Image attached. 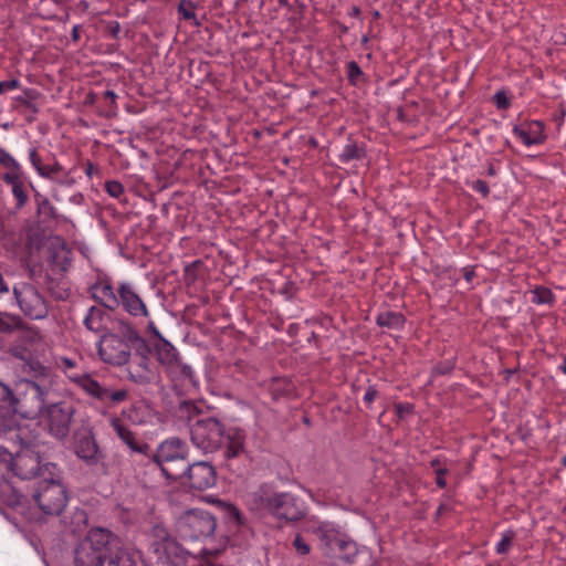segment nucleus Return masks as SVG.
I'll list each match as a JSON object with an SVG mask.
<instances>
[{
    "label": "nucleus",
    "instance_id": "nucleus-1",
    "mask_svg": "<svg viewBox=\"0 0 566 566\" xmlns=\"http://www.w3.org/2000/svg\"><path fill=\"white\" fill-rule=\"evenodd\" d=\"M74 566H137L134 555L111 531L91 528L74 548Z\"/></svg>",
    "mask_w": 566,
    "mask_h": 566
},
{
    "label": "nucleus",
    "instance_id": "nucleus-2",
    "mask_svg": "<svg viewBox=\"0 0 566 566\" xmlns=\"http://www.w3.org/2000/svg\"><path fill=\"white\" fill-rule=\"evenodd\" d=\"M17 438L21 449L12 458L10 469L21 479H44L57 470L54 463L43 458L45 444L40 441L39 434L27 427L19 428Z\"/></svg>",
    "mask_w": 566,
    "mask_h": 566
},
{
    "label": "nucleus",
    "instance_id": "nucleus-3",
    "mask_svg": "<svg viewBox=\"0 0 566 566\" xmlns=\"http://www.w3.org/2000/svg\"><path fill=\"white\" fill-rule=\"evenodd\" d=\"M247 505L254 513H268L284 522H296L306 515L303 501L289 492H275L266 484L247 495Z\"/></svg>",
    "mask_w": 566,
    "mask_h": 566
},
{
    "label": "nucleus",
    "instance_id": "nucleus-4",
    "mask_svg": "<svg viewBox=\"0 0 566 566\" xmlns=\"http://www.w3.org/2000/svg\"><path fill=\"white\" fill-rule=\"evenodd\" d=\"M50 390L51 381L44 373L36 380H21L17 387V395L7 386L9 395L8 398L6 397V401L10 403L9 429L15 413L25 418L39 415L44 408Z\"/></svg>",
    "mask_w": 566,
    "mask_h": 566
},
{
    "label": "nucleus",
    "instance_id": "nucleus-5",
    "mask_svg": "<svg viewBox=\"0 0 566 566\" xmlns=\"http://www.w3.org/2000/svg\"><path fill=\"white\" fill-rule=\"evenodd\" d=\"M182 411L188 413V429L191 443L205 453L220 450L224 436V428L221 422L213 417H197V407L192 403H185Z\"/></svg>",
    "mask_w": 566,
    "mask_h": 566
},
{
    "label": "nucleus",
    "instance_id": "nucleus-6",
    "mask_svg": "<svg viewBox=\"0 0 566 566\" xmlns=\"http://www.w3.org/2000/svg\"><path fill=\"white\" fill-rule=\"evenodd\" d=\"M189 448L185 441L179 438H169L163 441L154 454V461L160 468L163 474L174 481L185 478Z\"/></svg>",
    "mask_w": 566,
    "mask_h": 566
},
{
    "label": "nucleus",
    "instance_id": "nucleus-7",
    "mask_svg": "<svg viewBox=\"0 0 566 566\" xmlns=\"http://www.w3.org/2000/svg\"><path fill=\"white\" fill-rule=\"evenodd\" d=\"M33 500L40 511L50 516L60 515L67 505L69 495L61 481L59 470L40 480L33 492Z\"/></svg>",
    "mask_w": 566,
    "mask_h": 566
},
{
    "label": "nucleus",
    "instance_id": "nucleus-8",
    "mask_svg": "<svg viewBox=\"0 0 566 566\" xmlns=\"http://www.w3.org/2000/svg\"><path fill=\"white\" fill-rule=\"evenodd\" d=\"M120 332L124 338L116 334H106L101 337L98 343V355L102 360L115 366H122L129 360V343L142 340L137 331L127 323L122 324Z\"/></svg>",
    "mask_w": 566,
    "mask_h": 566
},
{
    "label": "nucleus",
    "instance_id": "nucleus-9",
    "mask_svg": "<svg viewBox=\"0 0 566 566\" xmlns=\"http://www.w3.org/2000/svg\"><path fill=\"white\" fill-rule=\"evenodd\" d=\"M324 554L329 558L350 562L356 555V545L328 523H321L316 531Z\"/></svg>",
    "mask_w": 566,
    "mask_h": 566
},
{
    "label": "nucleus",
    "instance_id": "nucleus-10",
    "mask_svg": "<svg viewBox=\"0 0 566 566\" xmlns=\"http://www.w3.org/2000/svg\"><path fill=\"white\" fill-rule=\"evenodd\" d=\"M214 517L205 511L190 510L178 518L177 528L185 539L210 536L216 530Z\"/></svg>",
    "mask_w": 566,
    "mask_h": 566
},
{
    "label": "nucleus",
    "instance_id": "nucleus-11",
    "mask_svg": "<svg viewBox=\"0 0 566 566\" xmlns=\"http://www.w3.org/2000/svg\"><path fill=\"white\" fill-rule=\"evenodd\" d=\"M13 295L20 310L32 319H42L49 313L44 296L30 283H20L13 287Z\"/></svg>",
    "mask_w": 566,
    "mask_h": 566
},
{
    "label": "nucleus",
    "instance_id": "nucleus-12",
    "mask_svg": "<svg viewBox=\"0 0 566 566\" xmlns=\"http://www.w3.org/2000/svg\"><path fill=\"white\" fill-rule=\"evenodd\" d=\"M74 413L75 408L71 402L61 401L48 406L45 419L50 433L57 439L65 438L70 432Z\"/></svg>",
    "mask_w": 566,
    "mask_h": 566
},
{
    "label": "nucleus",
    "instance_id": "nucleus-13",
    "mask_svg": "<svg viewBox=\"0 0 566 566\" xmlns=\"http://www.w3.org/2000/svg\"><path fill=\"white\" fill-rule=\"evenodd\" d=\"M214 468L206 461L192 463L187 467L185 478H180L181 484L195 490H206L216 484Z\"/></svg>",
    "mask_w": 566,
    "mask_h": 566
},
{
    "label": "nucleus",
    "instance_id": "nucleus-14",
    "mask_svg": "<svg viewBox=\"0 0 566 566\" xmlns=\"http://www.w3.org/2000/svg\"><path fill=\"white\" fill-rule=\"evenodd\" d=\"M72 381L81 387L87 395L101 400L120 402L127 398V391L124 389L111 391L107 387L101 385L97 380L92 378L88 374H81V376H73Z\"/></svg>",
    "mask_w": 566,
    "mask_h": 566
},
{
    "label": "nucleus",
    "instance_id": "nucleus-15",
    "mask_svg": "<svg viewBox=\"0 0 566 566\" xmlns=\"http://www.w3.org/2000/svg\"><path fill=\"white\" fill-rule=\"evenodd\" d=\"M154 533L157 539L154 542L153 547L158 560L164 564H174L175 559L179 558L182 554L180 545L160 526H156Z\"/></svg>",
    "mask_w": 566,
    "mask_h": 566
},
{
    "label": "nucleus",
    "instance_id": "nucleus-16",
    "mask_svg": "<svg viewBox=\"0 0 566 566\" xmlns=\"http://www.w3.org/2000/svg\"><path fill=\"white\" fill-rule=\"evenodd\" d=\"M119 305L133 317H148L149 312L145 302L128 283H120L117 287Z\"/></svg>",
    "mask_w": 566,
    "mask_h": 566
},
{
    "label": "nucleus",
    "instance_id": "nucleus-17",
    "mask_svg": "<svg viewBox=\"0 0 566 566\" xmlns=\"http://www.w3.org/2000/svg\"><path fill=\"white\" fill-rule=\"evenodd\" d=\"M247 434L240 428H229L224 430L223 436V458L227 461L241 458L247 454L245 449Z\"/></svg>",
    "mask_w": 566,
    "mask_h": 566
},
{
    "label": "nucleus",
    "instance_id": "nucleus-18",
    "mask_svg": "<svg viewBox=\"0 0 566 566\" xmlns=\"http://www.w3.org/2000/svg\"><path fill=\"white\" fill-rule=\"evenodd\" d=\"M1 178L8 186L11 187V193L15 200L14 208L17 210L22 209L29 201V193L28 186L22 179L21 171L18 174L4 172Z\"/></svg>",
    "mask_w": 566,
    "mask_h": 566
},
{
    "label": "nucleus",
    "instance_id": "nucleus-19",
    "mask_svg": "<svg viewBox=\"0 0 566 566\" xmlns=\"http://www.w3.org/2000/svg\"><path fill=\"white\" fill-rule=\"evenodd\" d=\"M72 252L65 242L60 238H54L49 247V262L60 271H66L71 265Z\"/></svg>",
    "mask_w": 566,
    "mask_h": 566
},
{
    "label": "nucleus",
    "instance_id": "nucleus-20",
    "mask_svg": "<svg viewBox=\"0 0 566 566\" xmlns=\"http://www.w3.org/2000/svg\"><path fill=\"white\" fill-rule=\"evenodd\" d=\"M76 455L88 464H95L101 459L98 446L92 434L85 433L75 442Z\"/></svg>",
    "mask_w": 566,
    "mask_h": 566
},
{
    "label": "nucleus",
    "instance_id": "nucleus-21",
    "mask_svg": "<svg viewBox=\"0 0 566 566\" xmlns=\"http://www.w3.org/2000/svg\"><path fill=\"white\" fill-rule=\"evenodd\" d=\"M111 427L117 434V437L133 451L145 453L148 449L146 443L139 442L133 431L118 418L111 419Z\"/></svg>",
    "mask_w": 566,
    "mask_h": 566
},
{
    "label": "nucleus",
    "instance_id": "nucleus-22",
    "mask_svg": "<svg viewBox=\"0 0 566 566\" xmlns=\"http://www.w3.org/2000/svg\"><path fill=\"white\" fill-rule=\"evenodd\" d=\"M513 132L527 146L542 144L545 139L544 126L541 122H532L525 127H515Z\"/></svg>",
    "mask_w": 566,
    "mask_h": 566
},
{
    "label": "nucleus",
    "instance_id": "nucleus-23",
    "mask_svg": "<svg viewBox=\"0 0 566 566\" xmlns=\"http://www.w3.org/2000/svg\"><path fill=\"white\" fill-rule=\"evenodd\" d=\"M94 297L98 300L104 307L111 311L119 306L117 291L115 292L113 286L107 282H101L94 286Z\"/></svg>",
    "mask_w": 566,
    "mask_h": 566
},
{
    "label": "nucleus",
    "instance_id": "nucleus-24",
    "mask_svg": "<svg viewBox=\"0 0 566 566\" xmlns=\"http://www.w3.org/2000/svg\"><path fill=\"white\" fill-rule=\"evenodd\" d=\"M166 373L174 381L195 385V373L190 365L184 363L180 357L168 368Z\"/></svg>",
    "mask_w": 566,
    "mask_h": 566
},
{
    "label": "nucleus",
    "instance_id": "nucleus-25",
    "mask_svg": "<svg viewBox=\"0 0 566 566\" xmlns=\"http://www.w3.org/2000/svg\"><path fill=\"white\" fill-rule=\"evenodd\" d=\"M106 318L107 315L103 308L92 306L87 311L83 319V324L88 331L94 333H101L106 328Z\"/></svg>",
    "mask_w": 566,
    "mask_h": 566
},
{
    "label": "nucleus",
    "instance_id": "nucleus-26",
    "mask_svg": "<svg viewBox=\"0 0 566 566\" xmlns=\"http://www.w3.org/2000/svg\"><path fill=\"white\" fill-rule=\"evenodd\" d=\"M158 361L168 369L179 357L177 349L167 340L160 339L155 345Z\"/></svg>",
    "mask_w": 566,
    "mask_h": 566
},
{
    "label": "nucleus",
    "instance_id": "nucleus-27",
    "mask_svg": "<svg viewBox=\"0 0 566 566\" xmlns=\"http://www.w3.org/2000/svg\"><path fill=\"white\" fill-rule=\"evenodd\" d=\"M132 379L138 384L149 382L153 378V371L149 368L148 359L145 356L138 357L137 361L129 366Z\"/></svg>",
    "mask_w": 566,
    "mask_h": 566
},
{
    "label": "nucleus",
    "instance_id": "nucleus-28",
    "mask_svg": "<svg viewBox=\"0 0 566 566\" xmlns=\"http://www.w3.org/2000/svg\"><path fill=\"white\" fill-rule=\"evenodd\" d=\"M36 212L42 222L53 220L56 217V211L53 205L46 197L35 193Z\"/></svg>",
    "mask_w": 566,
    "mask_h": 566
},
{
    "label": "nucleus",
    "instance_id": "nucleus-29",
    "mask_svg": "<svg viewBox=\"0 0 566 566\" xmlns=\"http://www.w3.org/2000/svg\"><path fill=\"white\" fill-rule=\"evenodd\" d=\"M7 385L0 382V432L9 430V411L10 403L6 401L8 398Z\"/></svg>",
    "mask_w": 566,
    "mask_h": 566
},
{
    "label": "nucleus",
    "instance_id": "nucleus-30",
    "mask_svg": "<svg viewBox=\"0 0 566 566\" xmlns=\"http://www.w3.org/2000/svg\"><path fill=\"white\" fill-rule=\"evenodd\" d=\"M403 322V316L395 312H385L377 316V324L389 328H400Z\"/></svg>",
    "mask_w": 566,
    "mask_h": 566
},
{
    "label": "nucleus",
    "instance_id": "nucleus-31",
    "mask_svg": "<svg viewBox=\"0 0 566 566\" xmlns=\"http://www.w3.org/2000/svg\"><path fill=\"white\" fill-rule=\"evenodd\" d=\"M23 327V321L21 317L10 315L7 313H0V331L3 333H11L19 331Z\"/></svg>",
    "mask_w": 566,
    "mask_h": 566
},
{
    "label": "nucleus",
    "instance_id": "nucleus-32",
    "mask_svg": "<svg viewBox=\"0 0 566 566\" xmlns=\"http://www.w3.org/2000/svg\"><path fill=\"white\" fill-rule=\"evenodd\" d=\"M365 156V151L356 143H349L344 146L339 158L343 163H348L355 159H361Z\"/></svg>",
    "mask_w": 566,
    "mask_h": 566
},
{
    "label": "nucleus",
    "instance_id": "nucleus-33",
    "mask_svg": "<svg viewBox=\"0 0 566 566\" xmlns=\"http://www.w3.org/2000/svg\"><path fill=\"white\" fill-rule=\"evenodd\" d=\"M0 165H2L4 168H7L8 172H15L18 174L21 171V166L19 163L3 148L0 147Z\"/></svg>",
    "mask_w": 566,
    "mask_h": 566
},
{
    "label": "nucleus",
    "instance_id": "nucleus-34",
    "mask_svg": "<svg viewBox=\"0 0 566 566\" xmlns=\"http://www.w3.org/2000/svg\"><path fill=\"white\" fill-rule=\"evenodd\" d=\"M553 301V294L549 290L541 287L533 291L532 302L536 304H547Z\"/></svg>",
    "mask_w": 566,
    "mask_h": 566
},
{
    "label": "nucleus",
    "instance_id": "nucleus-35",
    "mask_svg": "<svg viewBox=\"0 0 566 566\" xmlns=\"http://www.w3.org/2000/svg\"><path fill=\"white\" fill-rule=\"evenodd\" d=\"M515 537V533L513 531H506L502 535V539L496 544L495 551L497 554H505L512 545V542Z\"/></svg>",
    "mask_w": 566,
    "mask_h": 566
},
{
    "label": "nucleus",
    "instance_id": "nucleus-36",
    "mask_svg": "<svg viewBox=\"0 0 566 566\" xmlns=\"http://www.w3.org/2000/svg\"><path fill=\"white\" fill-rule=\"evenodd\" d=\"M57 366L64 371L70 380H72L73 376H81V374H70L71 370L76 368V361L69 357H61L57 361Z\"/></svg>",
    "mask_w": 566,
    "mask_h": 566
},
{
    "label": "nucleus",
    "instance_id": "nucleus-37",
    "mask_svg": "<svg viewBox=\"0 0 566 566\" xmlns=\"http://www.w3.org/2000/svg\"><path fill=\"white\" fill-rule=\"evenodd\" d=\"M62 166L55 161L53 165H43L39 168V175L44 178L54 179L55 175L62 171Z\"/></svg>",
    "mask_w": 566,
    "mask_h": 566
},
{
    "label": "nucleus",
    "instance_id": "nucleus-38",
    "mask_svg": "<svg viewBox=\"0 0 566 566\" xmlns=\"http://www.w3.org/2000/svg\"><path fill=\"white\" fill-rule=\"evenodd\" d=\"M107 193L114 198H118L124 192V187L120 182L112 180L105 184Z\"/></svg>",
    "mask_w": 566,
    "mask_h": 566
},
{
    "label": "nucleus",
    "instance_id": "nucleus-39",
    "mask_svg": "<svg viewBox=\"0 0 566 566\" xmlns=\"http://www.w3.org/2000/svg\"><path fill=\"white\" fill-rule=\"evenodd\" d=\"M293 546L296 549V552L301 555H307L311 552L310 545L304 541V538L301 535H296V537L293 541Z\"/></svg>",
    "mask_w": 566,
    "mask_h": 566
},
{
    "label": "nucleus",
    "instance_id": "nucleus-40",
    "mask_svg": "<svg viewBox=\"0 0 566 566\" xmlns=\"http://www.w3.org/2000/svg\"><path fill=\"white\" fill-rule=\"evenodd\" d=\"M469 185L473 190L480 192L483 197L489 196L490 189H489L488 184L484 180L476 179V180L471 181Z\"/></svg>",
    "mask_w": 566,
    "mask_h": 566
},
{
    "label": "nucleus",
    "instance_id": "nucleus-41",
    "mask_svg": "<svg viewBox=\"0 0 566 566\" xmlns=\"http://www.w3.org/2000/svg\"><path fill=\"white\" fill-rule=\"evenodd\" d=\"M361 75H363V72H361L359 65L356 62H354V61L349 62L348 63V77H349V80L354 82L355 80H357Z\"/></svg>",
    "mask_w": 566,
    "mask_h": 566
},
{
    "label": "nucleus",
    "instance_id": "nucleus-42",
    "mask_svg": "<svg viewBox=\"0 0 566 566\" xmlns=\"http://www.w3.org/2000/svg\"><path fill=\"white\" fill-rule=\"evenodd\" d=\"M29 159H30L32 166L34 167V169L39 172V168H42L43 164L41 161V158L39 156L36 148L30 149Z\"/></svg>",
    "mask_w": 566,
    "mask_h": 566
},
{
    "label": "nucleus",
    "instance_id": "nucleus-43",
    "mask_svg": "<svg viewBox=\"0 0 566 566\" xmlns=\"http://www.w3.org/2000/svg\"><path fill=\"white\" fill-rule=\"evenodd\" d=\"M19 86L18 80H10V81H1L0 82V94H3L8 91L14 90Z\"/></svg>",
    "mask_w": 566,
    "mask_h": 566
},
{
    "label": "nucleus",
    "instance_id": "nucleus-44",
    "mask_svg": "<svg viewBox=\"0 0 566 566\" xmlns=\"http://www.w3.org/2000/svg\"><path fill=\"white\" fill-rule=\"evenodd\" d=\"M495 101L499 108H507L510 105L507 97L501 92L495 94Z\"/></svg>",
    "mask_w": 566,
    "mask_h": 566
},
{
    "label": "nucleus",
    "instance_id": "nucleus-45",
    "mask_svg": "<svg viewBox=\"0 0 566 566\" xmlns=\"http://www.w3.org/2000/svg\"><path fill=\"white\" fill-rule=\"evenodd\" d=\"M447 473V469H443V468H438L437 469V479H436V483L439 488H446L447 485V482L443 478V475Z\"/></svg>",
    "mask_w": 566,
    "mask_h": 566
},
{
    "label": "nucleus",
    "instance_id": "nucleus-46",
    "mask_svg": "<svg viewBox=\"0 0 566 566\" xmlns=\"http://www.w3.org/2000/svg\"><path fill=\"white\" fill-rule=\"evenodd\" d=\"M377 396V390L374 387H368L364 395V401L370 405Z\"/></svg>",
    "mask_w": 566,
    "mask_h": 566
},
{
    "label": "nucleus",
    "instance_id": "nucleus-47",
    "mask_svg": "<svg viewBox=\"0 0 566 566\" xmlns=\"http://www.w3.org/2000/svg\"><path fill=\"white\" fill-rule=\"evenodd\" d=\"M178 10H179V12L184 15V18H185L186 20H190V19L195 18V13H193V11H192V10H189V9H186V8L184 7V3H180V6H179V9H178Z\"/></svg>",
    "mask_w": 566,
    "mask_h": 566
},
{
    "label": "nucleus",
    "instance_id": "nucleus-48",
    "mask_svg": "<svg viewBox=\"0 0 566 566\" xmlns=\"http://www.w3.org/2000/svg\"><path fill=\"white\" fill-rule=\"evenodd\" d=\"M462 274H463V277L467 282H471L472 279L475 276V272L473 269L471 268H464L461 270Z\"/></svg>",
    "mask_w": 566,
    "mask_h": 566
},
{
    "label": "nucleus",
    "instance_id": "nucleus-49",
    "mask_svg": "<svg viewBox=\"0 0 566 566\" xmlns=\"http://www.w3.org/2000/svg\"><path fill=\"white\" fill-rule=\"evenodd\" d=\"M148 331L156 337H158V340L160 339H164L159 333V331L157 329V327L155 326L154 322H149L148 323Z\"/></svg>",
    "mask_w": 566,
    "mask_h": 566
},
{
    "label": "nucleus",
    "instance_id": "nucleus-50",
    "mask_svg": "<svg viewBox=\"0 0 566 566\" xmlns=\"http://www.w3.org/2000/svg\"><path fill=\"white\" fill-rule=\"evenodd\" d=\"M72 38H73V40H77L78 39V27L77 25H75L73 28Z\"/></svg>",
    "mask_w": 566,
    "mask_h": 566
},
{
    "label": "nucleus",
    "instance_id": "nucleus-51",
    "mask_svg": "<svg viewBox=\"0 0 566 566\" xmlns=\"http://www.w3.org/2000/svg\"><path fill=\"white\" fill-rule=\"evenodd\" d=\"M431 467L437 471L438 468H441L440 467V461L438 459H434L431 461Z\"/></svg>",
    "mask_w": 566,
    "mask_h": 566
},
{
    "label": "nucleus",
    "instance_id": "nucleus-52",
    "mask_svg": "<svg viewBox=\"0 0 566 566\" xmlns=\"http://www.w3.org/2000/svg\"><path fill=\"white\" fill-rule=\"evenodd\" d=\"M105 96L111 99H114L116 97V94L113 91H106Z\"/></svg>",
    "mask_w": 566,
    "mask_h": 566
},
{
    "label": "nucleus",
    "instance_id": "nucleus-53",
    "mask_svg": "<svg viewBox=\"0 0 566 566\" xmlns=\"http://www.w3.org/2000/svg\"><path fill=\"white\" fill-rule=\"evenodd\" d=\"M560 370L566 375V358L564 359V363L560 366Z\"/></svg>",
    "mask_w": 566,
    "mask_h": 566
},
{
    "label": "nucleus",
    "instance_id": "nucleus-54",
    "mask_svg": "<svg viewBox=\"0 0 566 566\" xmlns=\"http://www.w3.org/2000/svg\"><path fill=\"white\" fill-rule=\"evenodd\" d=\"M489 175L493 176L495 174V170L493 167H490L489 168V171H488Z\"/></svg>",
    "mask_w": 566,
    "mask_h": 566
},
{
    "label": "nucleus",
    "instance_id": "nucleus-55",
    "mask_svg": "<svg viewBox=\"0 0 566 566\" xmlns=\"http://www.w3.org/2000/svg\"><path fill=\"white\" fill-rule=\"evenodd\" d=\"M70 374H80L78 371H76L75 369L71 370Z\"/></svg>",
    "mask_w": 566,
    "mask_h": 566
},
{
    "label": "nucleus",
    "instance_id": "nucleus-56",
    "mask_svg": "<svg viewBox=\"0 0 566 566\" xmlns=\"http://www.w3.org/2000/svg\"><path fill=\"white\" fill-rule=\"evenodd\" d=\"M563 462L566 464V457L563 459Z\"/></svg>",
    "mask_w": 566,
    "mask_h": 566
}]
</instances>
